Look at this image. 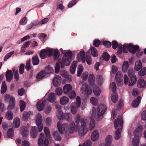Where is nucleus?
Masks as SVG:
<instances>
[{"instance_id":"f257e3e1","label":"nucleus","mask_w":146,"mask_h":146,"mask_svg":"<svg viewBox=\"0 0 146 146\" xmlns=\"http://www.w3.org/2000/svg\"><path fill=\"white\" fill-rule=\"evenodd\" d=\"M81 105V99L80 97L77 96L76 98V102L72 103L70 106V109L72 113L75 114L77 112V108Z\"/></svg>"},{"instance_id":"f03ea898","label":"nucleus","mask_w":146,"mask_h":146,"mask_svg":"<svg viewBox=\"0 0 146 146\" xmlns=\"http://www.w3.org/2000/svg\"><path fill=\"white\" fill-rule=\"evenodd\" d=\"M130 79L129 80V78L125 74L124 76V82L125 85H128L129 86H132L134 85L137 80V78L135 76H133L132 77H129Z\"/></svg>"},{"instance_id":"7ed1b4c3","label":"nucleus","mask_w":146,"mask_h":146,"mask_svg":"<svg viewBox=\"0 0 146 146\" xmlns=\"http://www.w3.org/2000/svg\"><path fill=\"white\" fill-rule=\"evenodd\" d=\"M59 122L57 123V126L59 131L61 134L66 133L69 129V125L67 123H64L61 126Z\"/></svg>"},{"instance_id":"20e7f679","label":"nucleus","mask_w":146,"mask_h":146,"mask_svg":"<svg viewBox=\"0 0 146 146\" xmlns=\"http://www.w3.org/2000/svg\"><path fill=\"white\" fill-rule=\"evenodd\" d=\"M114 124L115 129H120L121 130L123 125L122 117L121 116H119L115 120Z\"/></svg>"},{"instance_id":"39448f33","label":"nucleus","mask_w":146,"mask_h":146,"mask_svg":"<svg viewBox=\"0 0 146 146\" xmlns=\"http://www.w3.org/2000/svg\"><path fill=\"white\" fill-rule=\"evenodd\" d=\"M128 48L129 52L132 54H134L138 50H140L139 47V46L133 45L131 43H129L128 44Z\"/></svg>"},{"instance_id":"423d86ee","label":"nucleus","mask_w":146,"mask_h":146,"mask_svg":"<svg viewBox=\"0 0 146 146\" xmlns=\"http://www.w3.org/2000/svg\"><path fill=\"white\" fill-rule=\"evenodd\" d=\"M107 110V108L105 105L103 104H99L98 106V117L102 116Z\"/></svg>"},{"instance_id":"0eeeda50","label":"nucleus","mask_w":146,"mask_h":146,"mask_svg":"<svg viewBox=\"0 0 146 146\" xmlns=\"http://www.w3.org/2000/svg\"><path fill=\"white\" fill-rule=\"evenodd\" d=\"M42 118L41 115L38 114L36 120V122L38 126V131L40 132L43 128V125L42 123Z\"/></svg>"},{"instance_id":"6e6552de","label":"nucleus","mask_w":146,"mask_h":146,"mask_svg":"<svg viewBox=\"0 0 146 146\" xmlns=\"http://www.w3.org/2000/svg\"><path fill=\"white\" fill-rule=\"evenodd\" d=\"M81 91L84 92L87 95H89L92 92V89L89 88L88 85L84 84H83L81 88Z\"/></svg>"},{"instance_id":"1a4fd4ad","label":"nucleus","mask_w":146,"mask_h":146,"mask_svg":"<svg viewBox=\"0 0 146 146\" xmlns=\"http://www.w3.org/2000/svg\"><path fill=\"white\" fill-rule=\"evenodd\" d=\"M8 97L7 100H9V105L7 107V110H11L13 109L15 107V99L14 97H11L10 96L8 95Z\"/></svg>"},{"instance_id":"9d476101","label":"nucleus","mask_w":146,"mask_h":146,"mask_svg":"<svg viewBox=\"0 0 146 146\" xmlns=\"http://www.w3.org/2000/svg\"><path fill=\"white\" fill-rule=\"evenodd\" d=\"M71 62V60L64 57L62 58L61 63V68L63 69L64 66H69Z\"/></svg>"},{"instance_id":"9b49d317","label":"nucleus","mask_w":146,"mask_h":146,"mask_svg":"<svg viewBox=\"0 0 146 146\" xmlns=\"http://www.w3.org/2000/svg\"><path fill=\"white\" fill-rule=\"evenodd\" d=\"M47 100L46 99H45L42 101H40L37 103L36 107L39 111H40L43 110Z\"/></svg>"},{"instance_id":"f8f14e48","label":"nucleus","mask_w":146,"mask_h":146,"mask_svg":"<svg viewBox=\"0 0 146 146\" xmlns=\"http://www.w3.org/2000/svg\"><path fill=\"white\" fill-rule=\"evenodd\" d=\"M61 77L60 76H56L53 80V85L55 86H59L61 83Z\"/></svg>"},{"instance_id":"ddd939ff","label":"nucleus","mask_w":146,"mask_h":146,"mask_svg":"<svg viewBox=\"0 0 146 146\" xmlns=\"http://www.w3.org/2000/svg\"><path fill=\"white\" fill-rule=\"evenodd\" d=\"M78 125L77 124L75 125V123L74 122H71L70 124V133H72L74 131L76 132L77 131L78 129Z\"/></svg>"},{"instance_id":"4468645a","label":"nucleus","mask_w":146,"mask_h":146,"mask_svg":"<svg viewBox=\"0 0 146 146\" xmlns=\"http://www.w3.org/2000/svg\"><path fill=\"white\" fill-rule=\"evenodd\" d=\"M72 90L71 85L69 84L65 85L63 88V91L64 94H68Z\"/></svg>"},{"instance_id":"2eb2a0df","label":"nucleus","mask_w":146,"mask_h":146,"mask_svg":"<svg viewBox=\"0 0 146 146\" xmlns=\"http://www.w3.org/2000/svg\"><path fill=\"white\" fill-rule=\"evenodd\" d=\"M6 80L7 82H10L13 78V73L12 71L10 70H8L6 73Z\"/></svg>"},{"instance_id":"dca6fc26","label":"nucleus","mask_w":146,"mask_h":146,"mask_svg":"<svg viewBox=\"0 0 146 146\" xmlns=\"http://www.w3.org/2000/svg\"><path fill=\"white\" fill-rule=\"evenodd\" d=\"M38 131L36 127H32L31 128L30 135L33 138L36 137L37 135Z\"/></svg>"},{"instance_id":"f3484780","label":"nucleus","mask_w":146,"mask_h":146,"mask_svg":"<svg viewBox=\"0 0 146 146\" xmlns=\"http://www.w3.org/2000/svg\"><path fill=\"white\" fill-rule=\"evenodd\" d=\"M33 113L32 112L29 111L28 112L24 111L23 115V121H27L30 115H33Z\"/></svg>"},{"instance_id":"a211bd4d","label":"nucleus","mask_w":146,"mask_h":146,"mask_svg":"<svg viewBox=\"0 0 146 146\" xmlns=\"http://www.w3.org/2000/svg\"><path fill=\"white\" fill-rule=\"evenodd\" d=\"M88 54L90 53L93 57H97L98 55V53L97 50L94 47H92L89 49L88 52Z\"/></svg>"},{"instance_id":"6ab92c4d","label":"nucleus","mask_w":146,"mask_h":146,"mask_svg":"<svg viewBox=\"0 0 146 146\" xmlns=\"http://www.w3.org/2000/svg\"><path fill=\"white\" fill-rule=\"evenodd\" d=\"M87 127H80L78 129V133L81 136H82L87 132Z\"/></svg>"},{"instance_id":"aec40b11","label":"nucleus","mask_w":146,"mask_h":146,"mask_svg":"<svg viewBox=\"0 0 146 146\" xmlns=\"http://www.w3.org/2000/svg\"><path fill=\"white\" fill-rule=\"evenodd\" d=\"M132 144L133 146H138L139 145V135L135 134L132 139Z\"/></svg>"},{"instance_id":"412c9836","label":"nucleus","mask_w":146,"mask_h":146,"mask_svg":"<svg viewBox=\"0 0 146 146\" xmlns=\"http://www.w3.org/2000/svg\"><path fill=\"white\" fill-rule=\"evenodd\" d=\"M20 132L23 137H25L28 135L29 131L26 127L23 126L21 127Z\"/></svg>"},{"instance_id":"4be33fe9","label":"nucleus","mask_w":146,"mask_h":146,"mask_svg":"<svg viewBox=\"0 0 146 146\" xmlns=\"http://www.w3.org/2000/svg\"><path fill=\"white\" fill-rule=\"evenodd\" d=\"M85 53L84 51H81L77 56V58L78 60H81L82 62H85Z\"/></svg>"},{"instance_id":"5701e85b","label":"nucleus","mask_w":146,"mask_h":146,"mask_svg":"<svg viewBox=\"0 0 146 146\" xmlns=\"http://www.w3.org/2000/svg\"><path fill=\"white\" fill-rule=\"evenodd\" d=\"M146 85V81L143 79L139 80L137 82V85L138 87L143 88Z\"/></svg>"},{"instance_id":"b1692460","label":"nucleus","mask_w":146,"mask_h":146,"mask_svg":"<svg viewBox=\"0 0 146 146\" xmlns=\"http://www.w3.org/2000/svg\"><path fill=\"white\" fill-rule=\"evenodd\" d=\"M112 141V137L110 135L107 136L105 139V146H110Z\"/></svg>"},{"instance_id":"393cba45","label":"nucleus","mask_w":146,"mask_h":146,"mask_svg":"<svg viewBox=\"0 0 146 146\" xmlns=\"http://www.w3.org/2000/svg\"><path fill=\"white\" fill-rule=\"evenodd\" d=\"M99 136L98 131L95 130L92 133L91 136V138L92 141H95L97 140Z\"/></svg>"},{"instance_id":"a878e982","label":"nucleus","mask_w":146,"mask_h":146,"mask_svg":"<svg viewBox=\"0 0 146 146\" xmlns=\"http://www.w3.org/2000/svg\"><path fill=\"white\" fill-rule=\"evenodd\" d=\"M141 98L140 96H138L136 99L133 101L131 103L132 106L134 108L137 107L140 102Z\"/></svg>"},{"instance_id":"bb28decb","label":"nucleus","mask_w":146,"mask_h":146,"mask_svg":"<svg viewBox=\"0 0 146 146\" xmlns=\"http://www.w3.org/2000/svg\"><path fill=\"white\" fill-rule=\"evenodd\" d=\"M62 54H64V57H66L67 58L71 60L72 56V53L71 51H67L66 52V50H63L61 52Z\"/></svg>"},{"instance_id":"cd10ccee","label":"nucleus","mask_w":146,"mask_h":146,"mask_svg":"<svg viewBox=\"0 0 146 146\" xmlns=\"http://www.w3.org/2000/svg\"><path fill=\"white\" fill-rule=\"evenodd\" d=\"M95 77L93 74H90L88 77V82L90 85L91 86H94L95 84Z\"/></svg>"},{"instance_id":"c85d7f7f","label":"nucleus","mask_w":146,"mask_h":146,"mask_svg":"<svg viewBox=\"0 0 146 146\" xmlns=\"http://www.w3.org/2000/svg\"><path fill=\"white\" fill-rule=\"evenodd\" d=\"M142 67V63L139 60H137L135 62V69L137 71H138Z\"/></svg>"},{"instance_id":"c756f323","label":"nucleus","mask_w":146,"mask_h":146,"mask_svg":"<svg viewBox=\"0 0 146 146\" xmlns=\"http://www.w3.org/2000/svg\"><path fill=\"white\" fill-rule=\"evenodd\" d=\"M115 78L117 82L119 83L122 80L123 78L121 72L118 71L116 74Z\"/></svg>"},{"instance_id":"7c9ffc66","label":"nucleus","mask_w":146,"mask_h":146,"mask_svg":"<svg viewBox=\"0 0 146 146\" xmlns=\"http://www.w3.org/2000/svg\"><path fill=\"white\" fill-rule=\"evenodd\" d=\"M129 63L127 61H124L122 65V72L125 73L127 72L129 68Z\"/></svg>"},{"instance_id":"2f4dec72","label":"nucleus","mask_w":146,"mask_h":146,"mask_svg":"<svg viewBox=\"0 0 146 146\" xmlns=\"http://www.w3.org/2000/svg\"><path fill=\"white\" fill-rule=\"evenodd\" d=\"M45 73L44 70L41 71L36 75V79L38 80L44 78L46 75Z\"/></svg>"},{"instance_id":"473e14b6","label":"nucleus","mask_w":146,"mask_h":146,"mask_svg":"<svg viewBox=\"0 0 146 146\" xmlns=\"http://www.w3.org/2000/svg\"><path fill=\"white\" fill-rule=\"evenodd\" d=\"M53 135L54 139L56 141H60L61 138L60 135L57 131H55L53 133Z\"/></svg>"},{"instance_id":"72a5a7b5","label":"nucleus","mask_w":146,"mask_h":146,"mask_svg":"<svg viewBox=\"0 0 146 146\" xmlns=\"http://www.w3.org/2000/svg\"><path fill=\"white\" fill-rule=\"evenodd\" d=\"M93 91L94 94L98 96L100 95L101 93L99 87L97 86H95L93 88Z\"/></svg>"},{"instance_id":"f704fd0d","label":"nucleus","mask_w":146,"mask_h":146,"mask_svg":"<svg viewBox=\"0 0 146 146\" xmlns=\"http://www.w3.org/2000/svg\"><path fill=\"white\" fill-rule=\"evenodd\" d=\"M69 102V98L66 96L62 97L60 100V102L62 105H64L68 103Z\"/></svg>"},{"instance_id":"c9c22d12","label":"nucleus","mask_w":146,"mask_h":146,"mask_svg":"<svg viewBox=\"0 0 146 146\" xmlns=\"http://www.w3.org/2000/svg\"><path fill=\"white\" fill-rule=\"evenodd\" d=\"M53 69L50 66V65H48L45 68V70L44 71L46 73V74H48L53 72Z\"/></svg>"},{"instance_id":"e433bc0d","label":"nucleus","mask_w":146,"mask_h":146,"mask_svg":"<svg viewBox=\"0 0 146 146\" xmlns=\"http://www.w3.org/2000/svg\"><path fill=\"white\" fill-rule=\"evenodd\" d=\"M56 100V95L53 93H50L48 97V101L51 102H54Z\"/></svg>"},{"instance_id":"4c0bfd02","label":"nucleus","mask_w":146,"mask_h":146,"mask_svg":"<svg viewBox=\"0 0 146 146\" xmlns=\"http://www.w3.org/2000/svg\"><path fill=\"white\" fill-rule=\"evenodd\" d=\"M60 75L64 77L68 81L71 82L72 81V78L69 76V75L65 73L64 71L60 72Z\"/></svg>"},{"instance_id":"58836bf2","label":"nucleus","mask_w":146,"mask_h":146,"mask_svg":"<svg viewBox=\"0 0 146 146\" xmlns=\"http://www.w3.org/2000/svg\"><path fill=\"white\" fill-rule=\"evenodd\" d=\"M56 115L59 120H62L64 119V115L62 111L57 110L56 112Z\"/></svg>"},{"instance_id":"ea45409f","label":"nucleus","mask_w":146,"mask_h":146,"mask_svg":"<svg viewBox=\"0 0 146 146\" xmlns=\"http://www.w3.org/2000/svg\"><path fill=\"white\" fill-rule=\"evenodd\" d=\"M39 55L42 59L45 58L47 57V53L46 50L43 49L41 50L39 53Z\"/></svg>"},{"instance_id":"a19ab883","label":"nucleus","mask_w":146,"mask_h":146,"mask_svg":"<svg viewBox=\"0 0 146 146\" xmlns=\"http://www.w3.org/2000/svg\"><path fill=\"white\" fill-rule=\"evenodd\" d=\"M5 117L7 119L10 120L13 118V114L12 112L10 111H8L6 114Z\"/></svg>"},{"instance_id":"79ce46f5","label":"nucleus","mask_w":146,"mask_h":146,"mask_svg":"<svg viewBox=\"0 0 146 146\" xmlns=\"http://www.w3.org/2000/svg\"><path fill=\"white\" fill-rule=\"evenodd\" d=\"M44 133H41L40 135V138L38 141V143L39 146H43V140L42 138L44 137Z\"/></svg>"},{"instance_id":"37998d69","label":"nucleus","mask_w":146,"mask_h":146,"mask_svg":"<svg viewBox=\"0 0 146 146\" xmlns=\"http://www.w3.org/2000/svg\"><path fill=\"white\" fill-rule=\"evenodd\" d=\"M32 62L33 64L34 65H37L38 64L39 62V60L37 55L33 57L32 58Z\"/></svg>"},{"instance_id":"c03bdc74","label":"nucleus","mask_w":146,"mask_h":146,"mask_svg":"<svg viewBox=\"0 0 146 146\" xmlns=\"http://www.w3.org/2000/svg\"><path fill=\"white\" fill-rule=\"evenodd\" d=\"M53 59L57 60L59 57L60 53L58 50H55L53 51Z\"/></svg>"},{"instance_id":"a18cd8bd","label":"nucleus","mask_w":146,"mask_h":146,"mask_svg":"<svg viewBox=\"0 0 146 146\" xmlns=\"http://www.w3.org/2000/svg\"><path fill=\"white\" fill-rule=\"evenodd\" d=\"M121 130L120 129H117L115 133V139L116 140L118 139L121 136Z\"/></svg>"},{"instance_id":"49530a36","label":"nucleus","mask_w":146,"mask_h":146,"mask_svg":"<svg viewBox=\"0 0 146 146\" xmlns=\"http://www.w3.org/2000/svg\"><path fill=\"white\" fill-rule=\"evenodd\" d=\"M83 70V66L81 64H80L78 66V69L76 76H80Z\"/></svg>"},{"instance_id":"de8ad7c7","label":"nucleus","mask_w":146,"mask_h":146,"mask_svg":"<svg viewBox=\"0 0 146 146\" xmlns=\"http://www.w3.org/2000/svg\"><path fill=\"white\" fill-rule=\"evenodd\" d=\"M64 118L68 121H70L72 120V115L70 113H65L64 115Z\"/></svg>"},{"instance_id":"09e8293b","label":"nucleus","mask_w":146,"mask_h":146,"mask_svg":"<svg viewBox=\"0 0 146 146\" xmlns=\"http://www.w3.org/2000/svg\"><path fill=\"white\" fill-rule=\"evenodd\" d=\"M7 135L8 137L10 138L13 137L14 132L13 129L11 128L8 129L7 132Z\"/></svg>"},{"instance_id":"8fccbe9b","label":"nucleus","mask_w":146,"mask_h":146,"mask_svg":"<svg viewBox=\"0 0 146 146\" xmlns=\"http://www.w3.org/2000/svg\"><path fill=\"white\" fill-rule=\"evenodd\" d=\"M143 130V128L141 126H139L134 131V134L139 135L142 132Z\"/></svg>"},{"instance_id":"3c124183","label":"nucleus","mask_w":146,"mask_h":146,"mask_svg":"<svg viewBox=\"0 0 146 146\" xmlns=\"http://www.w3.org/2000/svg\"><path fill=\"white\" fill-rule=\"evenodd\" d=\"M7 87L6 85L3 82L1 88V92L2 94H4L6 91Z\"/></svg>"},{"instance_id":"603ef678","label":"nucleus","mask_w":146,"mask_h":146,"mask_svg":"<svg viewBox=\"0 0 146 146\" xmlns=\"http://www.w3.org/2000/svg\"><path fill=\"white\" fill-rule=\"evenodd\" d=\"M26 103L23 101L21 100L20 103V110L21 111H23L25 109L26 106Z\"/></svg>"},{"instance_id":"864d4df0","label":"nucleus","mask_w":146,"mask_h":146,"mask_svg":"<svg viewBox=\"0 0 146 146\" xmlns=\"http://www.w3.org/2000/svg\"><path fill=\"white\" fill-rule=\"evenodd\" d=\"M139 75L141 76L146 75V67L142 69L138 72Z\"/></svg>"},{"instance_id":"5fc2aeb1","label":"nucleus","mask_w":146,"mask_h":146,"mask_svg":"<svg viewBox=\"0 0 146 146\" xmlns=\"http://www.w3.org/2000/svg\"><path fill=\"white\" fill-rule=\"evenodd\" d=\"M20 120L19 119H16L13 122V126L16 128H18L20 124Z\"/></svg>"},{"instance_id":"6e6d98bb","label":"nucleus","mask_w":146,"mask_h":146,"mask_svg":"<svg viewBox=\"0 0 146 146\" xmlns=\"http://www.w3.org/2000/svg\"><path fill=\"white\" fill-rule=\"evenodd\" d=\"M61 62L59 61H57L56 63L55 68V72L56 73H58L59 72L60 69V64Z\"/></svg>"},{"instance_id":"4d7b16f0","label":"nucleus","mask_w":146,"mask_h":146,"mask_svg":"<svg viewBox=\"0 0 146 146\" xmlns=\"http://www.w3.org/2000/svg\"><path fill=\"white\" fill-rule=\"evenodd\" d=\"M102 56L103 59L106 61H108L110 57V55L106 52L103 53Z\"/></svg>"},{"instance_id":"13d9d810","label":"nucleus","mask_w":146,"mask_h":146,"mask_svg":"<svg viewBox=\"0 0 146 146\" xmlns=\"http://www.w3.org/2000/svg\"><path fill=\"white\" fill-rule=\"evenodd\" d=\"M44 132L45 135L47 138H50V134L49 129L46 127H45L44 128Z\"/></svg>"},{"instance_id":"bf43d9fd","label":"nucleus","mask_w":146,"mask_h":146,"mask_svg":"<svg viewBox=\"0 0 146 146\" xmlns=\"http://www.w3.org/2000/svg\"><path fill=\"white\" fill-rule=\"evenodd\" d=\"M85 59L88 64L90 65L92 64V60L91 56L86 55L85 56Z\"/></svg>"},{"instance_id":"052dcab7","label":"nucleus","mask_w":146,"mask_h":146,"mask_svg":"<svg viewBox=\"0 0 146 146\" xmlns=\"http://www.w3.org/2000/svg\"><path fill=\"white\" fill-rule=\"evenodd\" d=\"M111 97V101L113 103H115L117 102L118 100V96L117 95L112 94Z\"/></svg>"},{"instance_id":"680f3d73","label":"nucleus","mask_w":146,"mask_h":146,"mask_svg":"<svg viewBox=\"0 0 146 146\" xmlns=\"http://www.w3.org/2000/svg\"><path fill=\"white\" fill-rule=\"evenodd\" d=\"M111 45L112 48L114 49H115L117 46H119L118 42L116 40H113L112 42Z\"/></svg>"},{"instance_id":"e2e57ef3","label":"nucleus","mask_w":146,"mask_h":146,"mask_svg":"<svg viewBox=\"0 0 146 146\" xmlns=\"http://www.w3.org/2000/svg\"><path fill=\"white\" fill-rule=\"evenodd\" d=\"M14 51H11L7 54L4 57V61H5L7 60L9 57H10L11 56L12 54H14Z\"/></svg>"},{"instance_id":"0e129e2a","label":"nucleus","mask_w":146,"mask_h":146,"mask_svg":"<svg viewBox=\"0 0 146 146\" xmlns=\"http://www.w3.org/2000/svg\"><path fill=\"white\" fill-rule=\"evenodd\" d=\"M95 121L93 119H91L90 120L89 125V127L90 129H92L95 127Z\"/></svg>"},{"instance_id":"69168bd1","label":"nucleus","mask_w":146,"mask_h":146,"mask_svg":"<svg viewBox=\"0 0 146 146\" xmlns=\"http://www.w3.org/2000/svg\"><path fill=\"white\" fill-rule=\"evenodd\" d=\"M90 102L93 105L96 106L98 103L97 99L94 97H92L90 99Z\"/></svg>"},{"instance_id":"338daca9","label":"nucleus","mask_w":146,"mask_h":146,"mask_svg":"<svg viewBox=\"0 0 146 146\" xmlns=\"http://www.w3.org/2000/svg\"><path fill=\"white\" fill-rule=\"evenodd\" d=\"M25 67V65L23 64H21L20 65L19 69V72L20 74H22L23 73Z\"/></svg>"},{"instance_id":"774afa93","label":"nucleus","mask_w":146,"mask_h":146,"mask_svg":"<svg viewBox=\"0 0 146 146\" xmlns=\"http://www.w3.org/2000/svg\"><path fill=\"white\" fill-rule=\"evenodd\" d=\"M68 97L70 99H74L76 97V94L74 91H73L68 95Z\"/></svg>"}]
</instances>
